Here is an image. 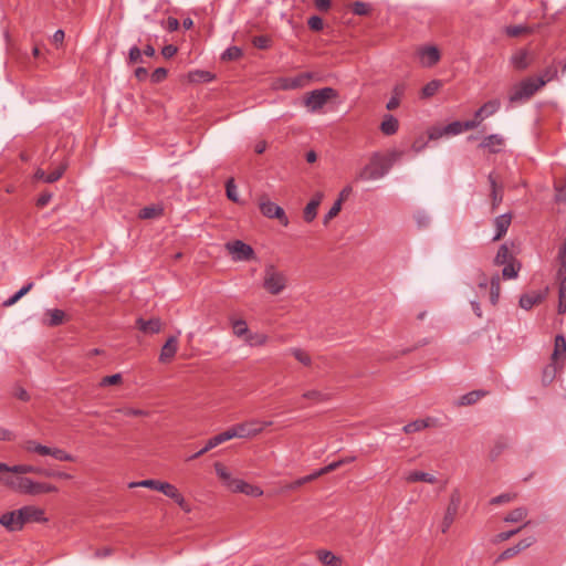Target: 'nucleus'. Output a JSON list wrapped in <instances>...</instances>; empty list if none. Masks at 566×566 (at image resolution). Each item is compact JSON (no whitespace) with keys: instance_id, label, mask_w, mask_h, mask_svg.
Segmentation results:
<instances>
[{"instance_id":"34","label":"nucleus","mask_w":566,"mask_h":566,"mask_svg":"<svg viewBox=\"0 0 566 566\" xmlns=\"http://www.w3.org/2000/svg\"><path fill=\"white\" fill-rule=\"evenodd\" d=\"M486 391L484 390H473V391H470L465 395H463L460 400H459V405L460 406H470V405H473L475 403L476 401H479L482 397L486 396Z\"/></svg>"},{"instance_id":"46","label":"nucleus","mask_w":566,"mask_h":566,"mask_svg":"<svg viewBox=\"0 0 566 566\" xmlns=\"http://www.w3.org/2000/svg\"><path fill=\"white\" fill-rule=\"evenodd\" d=\"M233 438H235V437H234V431H233V429L231 427L228 430H226V431H223V432H221V433L210 438V440L213 443V447L216 448L219 444H221V443H223V442H226L228 440H231Z\"/></svg>"},{"instance_id":"25","label":"nucleus","mask_w":566,"mask_h":566,"mask_svg":"<svg viewBox=\"0 0 566 566\" xmlns=\"http://www.w3.org/2000/svg\"><path fill=\"white\" fill-rule=\"evenodd\" d=\"M403 479L407 483L426 482L434 484L437 482V478L434 475L417 470L408 472Z\"/></svg>"},{"instance_id":"14","label":"nucleus","mask_w":566,"mask_h":566,"mask_svg":"<svg viewBox=\"0 0 566 566\" xmlns=\"http://www.w3.org/2000/svg\"><path fill=\"white\" fill-rule=\"evenodd\" d=\"M551 359L553 363L559 364L560 367H564L566 363V339L563 335H557L555 337L554 350Z\"/></svg>"},{"instance_id":"50","label":"nucleus","mask_w":566,"mask_h":566,"mask_svg":"<svg viewBox=\"0 0 566 566\" xmlns=\"http://www.w3.org/2000/svg\"><path fill=\"white\" fill-rule=\"evenodd\" d=\"M556 76H557V69H556V66L551 65V66L546 67L539 76L535 77V80L544 82V85H545L547 82L554 80Z\"/></svg>"},{"instance_id":"64","label":"nucleus","mask_w":566,"mask_h":566,"mask_svg":"<svg viewBox=\"0 0 566 566\" xmlns=\"http://www.w3.org/2000/svg\"><path fill=\"white\" fill-rule=\"evenodd\" d=\"M168 71L165 67L156 69L151 75L150 81L155 84L163 82L167 77Z\"/></svg>"},{"instance_id":"59","label":"nucleus","mask_w":566,"mask_h":566,"mask_svg":"<svg viewBox=\"0 0 566 566\" xmlns=\"http://www.w3.org/2000/svg\"><path fill=\"white\" fill-rule=\"evenodd\" d=\"M352 9H353V12L357 15H366L370 11L369 4L366 2H361V1H355L353 3Z\"/></svg>"},{"instance_id":"60","label":"nucleus","mask_w":566,"mask_h":566,"mask_svg":"<svg viewBox=\"0 0 566 566\" xmlns=\"http://www.w3.org/2000/svg\"><path fill=\"white\" fill-rule=\"evenodd\" d=\"M241 55H242V50L240 48L231 46L223 52L222 59L232 61V60H238Z\"/></svg>"},{"instance_id":"2","label":"nucleus","mask_w":566,"mask_h":566,"mask_svg":"<svg viewBox=\"0 0 566 566\" xmlns=\"http://www.w3.org/2000/svg\"><path fill=\"white\" fill-rule=\"evenodd\" d=\"M289 279L284 271L273 263H266L263 270L262 287L271 295H279L287 287Z\"/></svg>"},{"instance_id":"57","label":"nucleus","mask_w":566,"mask_h":566,"mask_svg":"<svg viewBox=\"0 0 566 566\" xmlns=\"http://www.w3.org/2000/svg\"><path fill=\"white\" fill-rule=\"evenodd\" d=\"M520 266H515L513 262H509L505 264L502 271V275L506 280L515 279L517 276V271Z\"/></svg>"},{"instance_id":"5","label":"nucleus","mask_w":566,"mask_h":566,"mask_svg":"<svg viewBox=\"0 0 566 566\" xmlns=\"http://www.w3.org/2000/svg\"><path fill=\"white\" fill-rule=\"evenodd\" d=\"M337 93L332 87H323L310 92L304 98V105L310 112H317L332 98L336 97Z\"/></svg>"},{"instance_id":"37","label":"nucleus","mask_w":566,"mask_h":566,"mask_svg":"<svg viewBox=\"0 0 566 566\" xmlns=\"http://www.w3.org/2000/svg\"><path fill=\"white\" fill-rule=\"evenodd\" d=\"M512 259H513V256H512L509 248L506 247V244H502L499 248V251L495 255L494 263L496 265H503V264L511 262Z\"/></svg>"},{"instance_id":"22","label":"nucleus","mask_w":566,"mask_h":566,"mask_svg":"<svg viewBox=\"0 0 566 566\" xmlns=\"http://www.w3.org/2000/svg\"><path fill=\"white\" fill-rule=\"evenodd\" d=\"M44 315L43 324L49 327L59 326L63 324L66 318L64 311L59 308L46 310Z\"/></svg>"},{"instance_id":"16","label":"nucleus","mask_w":566,"mask_h":566,"mask_svg":"<svg viewBox=\"0 0 566 566\" xmlns=\"http://www.w3.org/2000/svg\"><path fill=\"white\" fill-rule=\"evenodd\" d=\"M178 350V338L176 336H170L164 344L159 355V361L169 363L175 357Z\"/></svg>"},{"instance_id":"41","label":"nucleus","mask_w":566,"mask_h":566,"mask_svg":"<svg viewBox=\"0 0 566 566\" xmlns=\"http://www.w3.org/2000/svg\"><path fill=\"white\" fill-rule=\"evenodd\" d=\"M441 86H442L441 81H439V80L430 81L429 83H427L423 86V88L421 91L422 97L428 98V97L433 96L440 90Z\"/></svg>"},{"instance_id":"19","label":"nucleus","mask_w":566,"mask_h":566,"mask_svg":"<svg viewBox=\"0 0 566 566\" xmlns=\"http://www.w3.org/2000/svg\"><path fill=\"white\" fill-rule=\"evenodd\" d=\"M510 62L515 70L524 71L531 65L532 57L526 50L521 49L511 56Z\"/></svg>"},{"instance_id":"58","label":"nucleus","mask_w":566,"mask_h":566,"mask_svg":"<svg viewBox=\"0 0 566 566\" xmlns=\"http://www.w3.org/2000/svg\"><path fill=\"white\" fill-rule=\"evenodd\" d=\"M122 380H123V377L120 374H114L111 376L103 377L99 381V386L106 387V386H112V385H118L122 382Z\"/></svg>"},{"instance_id":"8","label":"nucleus","mask_w":566,"mask_h":566,"mask_svg":"<svg viewBox=\"0 0 566 566\" xmlns=\"http://www.w3.org/2000/svg\"><path fill=\"white\" fill-rule=\"evenodd\" d=\"M461 503V495L458 490H454L450 495V502L448 504V507L446 510L442 524H441V532L447 533L452 525V523L455 520V516L458 514V510Z\"/></svg>"},{"instance_id":"63","label":"nucleus","mask_w":566,"mask_h":566,"mask_svg":"<svg viewBox=\"0 0 566 566\" xmlns=\"http://www.w3.org/2000/svg\"><path fill=\"white\" fill-rule=\"evenodd\" d=\"M242 493L249 496L259 497L263 494V491L259 486L245 482Z\"/></svg>"},{"instance_id":"21","label":"nucleus","mask_w":566,"mask_h":566,"mask_svg":"<svg viewBox=\"0 0 566 566\" xmlns=\"http://www.w3.org/2000/svg\"><path fill=\"white\" fill-rule=\"evenodd\" d=\"M323 199V193L317 192L311 199V201L306 205L303 211V218L306 222H312L317 216V208L321 205Z\"/></svg>"},{"instance_id":"49","label":"nucleus","mask_w":566,"mask_h":566,"mask_svg":"<svg viewBox=\"0 0 566 566\" xmlns=\"http://www.w3.org/2000/svg\"><path fill=\"white\" fill-rule=\"evenodd\" d=\"M48 455L59 461H74V457L72 454L59 448H50V452Z\"/></svg>"},{"instance_id":"43","label":"nucleus","mask_w":566,"mask_h":566,"mask_svg":"<svg viewBox=\"0 0 566 566\" xmlns=\"http://www.w3.org/2000/svg\"><path fill=\"white\" fill-rule=\"evenodd\" d=\"M163 209L156 206L145 207L139 211L140 219H153L161 216Z\"/></svg>"},{"instance_id":"20","label":"nucleus","mask_w":566,"mask_h":566,"mask_svg":"<svg viewBox=\"0 0 566 566\" xmlns=\"http://www.w3.org/2000/svg\"><path fill=\"white\" fill-rule=\"evenodd\" d=\"M406 93V84L405 83H397L391 91V97L386 104V108L388 111H395L399 107L401 98L405 96Z\"/></svg>"},{"instance_id":"53","label":"nucleus","mask_w":566,"mask_h":566,"mask_svg":"<svg viewBox=\"0 0 566 566\" xmlns=\"http://www.w3.org/2000/svg\"><path fill=\"white\" fill-rule=\"evenodd\" d=\"M291 354L303 365L310 366L312 363L311 356L303 349L292 348Z\"/></svg>"},{"instance_id":"7","label":"nucleus","mask_w":566,"mask_h":566,"mask_svg":"<svg viewBox=\"0 0 566 566\" xmlns=\"http://www.w3.org/2000/svg\"><path fill=\"white\" fill-rule=\"evenodd\" d=\"M259 208L261 213L269 219H277L281 224L286 227L289 224V219L285 214L283 208L272 202L268 196L263 195L259 199Z\"/></svg>"},{"instance_id":"27","label":"nucleus","mask_w":566,"mask_h":566,"mask_svg":"<svg viewBox=\"0 0 566 566\" xmlns=\"http://www.w3.org/2000/svg\"><path fill=\"white\" fill-rule=\"evenodd\" d=\"M545 298V293L532 292L521 296L520 306L524 310H531L534 305L541 303Z\"/></svg>"},{"instance_id":"1","label":"nucleus","mask_w":566,"mask_h":566,"mask_svg":"<svg viewBox=\"0 0 566 566\" xmlns=\"http://www.w3.org/2000/svg\"><path fill=\"white\" fill-rule=\"evenodd\" d=\"M2 483L13 490L14 492L28 494V495H39L42 493H51L57 492V488L53 484L35 482L30 478L25 476H13L7 475L0 478Z\"/></svg>"},{"instance_id":"45","label":"nucleus","mask_w":566,"mask_h":566,"mask_svg":"<svg viewBox=\"0 0 566 566\" xmlns=\"http://www.w3.org/2000/svg\"><path fill=\"white\" fill-rule=\"evenodd\" d=\"M233 438H235V437H234V431H233V429L231 427L228 430H226V431H223V432H221V433L210 438V440L213 443V447L216 448L219 444H221V443H223V442H226L228 440H231Z\"/></svg>"},{"instance_id":"10","label":"nucleus","mask_w":566,"mask_h":566,"mask_svg":"<svg viewBox=\"0 0 566 566\" xmlns=\"http://www.w3.org/2000/svg\"><path fill=\"white\" fill-rule=\"evenodd\" d=\"M19 514L21 515L22 524H27L30 522H46V517L44 516V510L34 506V505H25L19 509Z\"/></svg>"},{"instance_id":"47","label":"nucleus","mask_w":566,"mask_h":566,"mask_svg":"<svg viewBox=\"0 0 566 566\" xmlns=\"http://www.w3.org/2000/svg\"><path fill=\"white\" fill-rule=\"evenodd\" d=\"M557 263H558V274L563 275L566 273V237L563 245L559 248L557 254Z\"/></svg>"},{"instance_id":"48","label":"nucleus","mask_w":566,"mask_h":566,"mask_svg":"<svg viewBox=\"0 0 566 566\" xmlns=\"http://www.w3.org/2000/svg\"><path fill=\"white\" fill-rule=\"evenodd\" d=\"M490 285H491V292H490L491 303L496 304L499 296H500V290H501L499 275H495L491 279Z\"/></svg>"},{"instance_id":"12","label":"nucleus","mask_w":566,"mask_h":566,"mask_svg":"<svg viewBox=\"0 0 566 566\" xmlns=\"http://www.w3.org/2000/svg\"><path fill=\"white\" fill-rule=\"evenodd\" d=\"M161 493H164L169 499L174 500L182 511L189 513L191 511L189 504L186 502L184 495L179 492V490L171 483L165 482L161 489Z\"/></svg>"},{"instance_id":"23","label":"nucleus","mask_w":566,"mask_h":566,"mask_svg":"<svg viewBox=\"0 0 566 566\" xmlns=\"http://www.w3.org/2000/svg\"><path fill=\"white\" fill-rule=\"evenodd\" d=\"M512 216L511 213H504L494 219V227L496 229V233L493 238L494 241L500 240L502 237L505 235L507 232V229L511 224Z\"/></svg>"},{"instance_id":"3","label":"nucleus","mask_w":566,"mask_h":566,"mask_svg":"<svg viewBox=\"0 0 566 566\" xmlns=\"http://www.w3.org/2000/svg\"><path fill=\"white\" fill-rule=\"evenodd\" d=\"M544 86V82L536 81L535 77H526L521 82L514 84L509 92L507 99L510 104L515 105L527 102L536 92Z\"/></svg>"},{"instance_id":"32","label":"nucleus","mask_w":566,"mask_h":566,"mask_svg":"<svg viewBox=\"0 0 566 566\" xmlns=\"http://www.w3.org/2000/svg\"><path fill=\"white\" fill-rule=\"evenodd\" d=\"M164 483H165L164 481L154 480V479H147V480L138 481V482H130L128 484V488H130V489H133V488H147V489H150V490H156V491L161 492Z\"/></svg>"},{"instance_id":"36","label":"nucleus","mask_w":566,"mask_h":566,"mask_svg":"<svg viewBox=\"0 0 566 566\" xmlns=\"http://www.w3.org/2000/svg\"><path fill=\"white\" fill-rule=\"evenodd\" d=\"M214 470L219 479L222 481V483L229 488L231 482L234 480V478L231 475V473L228 471V469L220 462L214 463Z\"/></svg>"},{"instance_id":"13","label":"nucleus","mask_w":566,"mask_h":566,"mask_svg":"<svg viewBox=\"0 0 566 566\" xmlns=\"http://www.w3.org/2000/svg\"><path fill=\"white\" fill-rule=\"evenodd\" d=\"M0 472L13 473V474H27V473H35L44 475L45 470L40 469L38 467H33L30 464H17V465H8L6 463H0Z\"/></svg>"},{"instance_id":"6","label":"nucleus","mask_w":566,"mask_h":566,"mask_svg":"<svg viewBox=\"0 0 566 566\" xmlns=\"http://www.w3.org/2000/svg\"><path fill=\"white\" fill-rule=\"evenodd\" d=\"M272 421H259V420H249L242 423H238L232 426L235 438L249 439L260 434L264 427L271 426Z\"/></svg>"},{"instance_id":"61","label":"nucleus","mask_w":566,"mask_h":566,"mask_svg":"<svg viewBox=\"0 0 566 566\" xmlns=\"http://www.w3.org/2000/svg\"><path fill=\"white\" fill-rule=\"evenodd\" d=\"M515 497H516L515 493H503V494H500V495L491 499L490 503L492 505L509 503V502L515 500Z\"/></svg>"},{"instance_id":"11","label":"nucleus","mask_w":566,"mask_h":566,"mask_svg":"<svg viewBox=\"0 0 566 566\" xmlns=\"http://www.w3.org/2000/svg\"><path fill=\"white\" fill-rule=\"evenodd\" d=\"M0 524L9 532L22 530L23 524L19 510L6 512L0 516Z\"/></svg>"},{"instance_id":"35","label":"nucleus","mask_w":566,"mask_h":566,"mask_svg":"<svg viewBox=\"0 0 566 566\" xmlns=\"http://www.w3.org/2000/svg\"><path fill=\"white\" fill-rule=\"evenodd\" d=\"M231 326H232V331H233V334L237 336V337H247L248 334L250 333L249 332V328H248V325H247V322L242 318H233L231 319Z\"/></svg>"},{"instance_id":"28","label":"nucleus","mask_w":566,"mask_h":566,"mask_svg":"<svg viewBox=\"0 0 566 566\" xmlns=\"http://www.w3.org/2000/svg\"><path fill=\"white\" fill-rule=\"evenodd\" d=\"M558 281V306L559 314L566 313V273L563 275L556 274Z\"/></svg>"},{"instance_id":"42","label":"nucleus","mask_w":566,"mask_h":566,"mask_svg":"<svg viewBox=\"0 0 566 566\" xmlns=\"http://www.w3.org/2000/svg\"><path fill=\"white\" fill-rule=\"evenodd\" d=\"M245 342L250 346H263L268 343V336L261 333H249L248 336L245 337Z\"/></svg>"},{"instance_id":"44","label":"nucleus","mask_w":566,"mask_h":566,"mask_svg":"<svg viewBox=\"0 0 566 566\" xmlns=\"http://www.w3.org/2000/svg\"><path fill=\"white\" fill-rule=\"evenodd\" d=\"M233 438H235V437H234V431H233V429L231 427L228 430H226V431H223V432H221V433L210 438V440L213 443V447L216 448L219 444H221V443H223V442H226L228 440H231Z\"/></svg>"},{"instance_id":"62","label":"nucleus","mask_w":566,"mask_h":566,"mask_svg":"<svg viewBox=\"0 0 566 566\" xmlns=\"http://www.w3.org/2000/svg\"><path fill=\"white\" fill-rule=\"evenodd\" d=\"M463 132L462 122H452L444 126V133L446 135H458Z\"/></svg>"},{"instance_id":"56","label":"nucleus","mask_w":566,"mask_h":566,"mask_svg":"<svg viewBox=\"0 0 566 566\" xmlns=\"http://www.w3.org/2000/svg\"><path fill=\"white\" fill-rule=\"evenodd\" d=\"M65 169H66L65 164L60 165L55 170H53L50 174H46L45 182L52 184V182L59 180L63 176Z\"/></svg>"},{"instance_id":"38","label":"nucleus","mask_w":566,"mask_h":566,"mask_svg":"<svg viewBox=\"0 0 566 566\" xmlns=\"http://www.w3.org/2000/svg\"><path fill=\"white\" fill-rule=\"evenodd\" d=\"M428 427H429V420L419 419V420H415L412 422L407 423L402 428V430L405 433L410 434L413 432L421 431Z\"/></svg>"},{"instance_id":"40","label":"nucleus","mask_w":566,"mask_h":566,"mask_svg":"<svg viewBox=\"0 0 566 566\" xmlns=\"http://www.w3.org/2000/svg\"><path fill=\"white\" fill-rule=\"evenodd\" d=\"M311 80V75L307 73L301 74L294 78L286 80L284 84L285 88H297L304 86Z\"/></svg>"},{"instance_id":"55","label":"nucleus","mask_w":566,"mask_h":566,"mask_svg":"<svg viewBox=\"0 0 566 566\" xmlns=\"http://www.w3.org/2000/svg\"><path fill=\"white\" fill-rule=\"evenodd\" d=\"M226 191H227V197L229 200H231L233 202H239L238 190H237V186L234 185L233 178H230L227 181Z\"/></svg>"},{"instance_id":"4","label":"nucleus","mask_w":566,"mask_h":566,"mask_svg":"<svg viewBox=\"0 0 566 566\" xmlns=\"http://www.w3.org/2000/svg\"><path fill=\"white\" fill-rule=\"evenodd\" d=\"M392 160L380 154H374L369 163L358 172L357 180H376L382 178L391 168Z\"/></svg>"},{"instance_id":"26","label":"nucleus","mask_w":566,"mask_h":566,"mask_svg":"<svg viewBox=\"0 0 566 566\" xmlns=\"http://www.w3.org/2000/svg\"><path fill=\"white\" fill-rule=\"evenodd\" d=\"M380 132L386 135V136H391V135H395L398 129H399V122L398 119L390 115V114H386L384 117H382V120L380 123Z\"/></svg>"},{"instance_id":"9","label":"nucleus","mask_w":566,"mask_h":566,"mask_svg":"<svg viewBox=\"0 0 566 566\" xmlns=\"http://www.w3.org/2000/svg\"><path fill=\"white\" fill-rule=\"evenodd\" d=\"M227 250L234 261H249L254 259V250L241 240L227 243Z\"/></svg>"},{"instance_id":"51","label":"nucleus","mask_w":566,"mask_h":566,"mask_svg":"<svg viewBox=\"0 0 566 566\" xmlns=\"http://www.w3.org/2000/svg\"><path fill=\"white\" fill-rule=\"evenodd\" d=\"M533 28L525 27V25H510L506 28V34L509 36H520L524 33H532Z\"/></svg>"},{"instance_id":"33","label":"nucleus","mask_w":566,"mask_h":566,"mask_svg":"<svg viewBox=\"0 0 566 566\" xmlns=\"http://www.w3.org/2000/svg\"><path fill=\"white\" fill-rule=\"evenodd\" d=\"M528 515V510L524 506L516 507L509 512L504 517V522L506 523H517L524 521Z\"/></svg>"},{"instance_id":"17","label":"nucleus","mask_w":566,"mask_h":566,"mask_svg":"<svg viewBox=\"0 0 566 566\" xmlns=\"http://www.w3.org/2000/svg\"><path fill=\"white\" fill-rule=\"evenodd\" d=\"M136 325L140 332H143L144 334H148V335L157 334L163 328V322L158 317H154L148 321H146L144 318H138L136 321Z\"/></svg>"},{"instance_id":"29","label":"nucleus","mask_w":566,"mask_h":566,"mask_svg":"<svg viewBox=\"0 0 566 566\" xmlns=\"http://www.w3.org/2000/svg\"><path fill=\"white\" fill-rule=\"evenodd\" d=\"M318 560L325 566H342V560L331 551L321 549L316 552Z\"/></svg>"},{"instance_id":"18","label":"nucleus","mask_w":566,"mask_h":566,"mask_svg":"<svg viewBox=\"0 0 566 566\" xmlns=\"http://www.w3.org/2000/svg\"><path fill=\"white\" fill-rule=\"evenodd\" d=\"M420 62L423 66H432L440 60V52L436 46H426L419 50Z\"/></svg>"},{"instance_id":"15","label":"nucleus","mask_w":566,"mask_h":566,"mask_svg":"<svg viewBox=\"0 0 566 566\" xmlns=\"http://www.w3.org/2000/svg\"><path fill=\"white\" fill-rule=\"evenodd\" d=\"M488 179H489V182L491 186V195L490 196H491V209L493 212L497 209V207L500 206V203L503 200V187H502V185L497 184V180H496V177L494 176V174H490Z\"/></svg>"},{"instance_id":"30","label":"nucleus","mask_w":566,"mask_h":566,"mask_svg":"<svg viewBox=\"0 0 566 566\" xmlns=\"http://www.w3.org/2000/svg\"><path fill=\"white\" fill-rule=\"evenodd\" d=\"M22 449L27 452H33L39 455H48L50 452V447L43 446L35 440H27L22 443Z\"/></svg>"},{"instance_id":"54","label":"nucleus","mask_w":566,"mask_h":566,"mask_svg":"<svg viewBox=\"0 0 566 566\" xmlns=\"http://www.w3.org/2000/svg\"><path fill=\"white\" fill-rule=\"evenodd\" d=\"M303 398L313 400L315 402H323L328 400L329 397L328 395L323 394L322 391L318 390H308L303 394Z\"/></svg>"},{"instance_id":"31","label":"nucleus","mask_w":566,"mask_h":566,"mask_svg":"<svg viewBox=\"0 0 566 566\" xmlns=\"http://www.w3.org/2000/svg\"><path fill=\"white\" fill-rule=\"evenodd\" d=\"M503 143V137L494 134L486 136L480 146L483 148H489L492 153H496L499 150V147L502 146Z\"/></svg>"},{"instance_id":"52","label":"nucleus","mask_w":566,"mask_h":566,"mask_svg":"<svg viewBox=\"0 0 566 566\" xmlns=\"http://www.w3.org/2000/svg\"><path fill=\"white\" fill-rule=\"evenodd\" d=\"M116 411L128 417H147L149 415V412L146 410L132 407H122L118 408Z\"/></svg>"},{"instance_id":"24","label":"nucleus","mask_w":566,"mask_h":566,"mask_svg":"<svg viewBox=\"0 0 566 566\" xmlns=\"http://www.w3.org/2000/svg\"><path fill=\"white\" fill-rule=\"evenodd\" d=\"M501 107V103L499 99L494 98L486 103H484L475 113L474 117L483 120L484 118L492 116L495 114Z\"/></svg>"},{"instance_id":"39","label":"nucleus","mask_w":566,"mask_h":566,"mask_svg":"<svg viewBox=\"0 0 566 566\" xmlns=\"http://www.w3.org/2000/svg\"><path fill=\"white\" fill-rule=\"evenodd\" d=\"M559 364L551 363L543 370V381L549 384L554 380L559 369H562Z\"/></svg>"}]
</instances>
